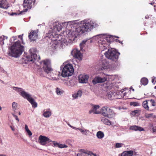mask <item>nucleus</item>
Segmentation results:
<instances>
[{"label":"nucleus","mask_w":156,"mask_h":156,"mask_svg":"<svg viewBox=\"0 0 156 156\" xmlns=\"http://www.w3.org/2000/svg\"><path fill=\"white\" fill-rule=\"evenodd\" d=\"M81 26L76 28L73 27L67 30L66 37L62 36L57 34L61 29V25L58 23H54L52 32L49 35V38L52 42V46L55 49L60 46L62 47L65 44L68 45L71 44L79 34L90 31L94 28L97 27L98 25L90 20H84L80 22Z\"/></svg>","instance_id":"obj_1"},{"label":"nucleus","mask_w":156,"mask_h":156,"mask_svg":"<svg viewBox=\"0 0 156 156\" xmlns=\"http://www.w3.org/2000/svg\"><path fill=\"white\" fill-rule=\"evenodd\" d=\"M23 34L18 36L21 40H17V36H13L10 39L11 44L9 47L8 54L10 56L15 58L19 57L24 50V47L22 45L24 44L23 36Z\"/></svg>","instance_id":"obj_2"},{"label":"nucleus","mask_w":156,"mask_h":156,"mask_svg":"<svg viewBox=\"0 0 156 156\" xmlns=\"http://www.w3.org/2000/svg\"><path fill=\"white\" fill-rule=\"evenodd\" d=\"M113 37L107 34L97 35L93 37L90 41L92 42L93 41L97 42V45L102 51L107 49L112 40Z\"/></svg>","instance_id":"obj_3"},{"label":"nucleus","mask_w":156,"mask_h":156,"mask_svg":"<svg viewBox=\"0 0 156 156\" xmlns=\"http://www.w3.org/2000/svg\"><path fill=\"white\" fill-rule=\"evenodd\" d=\"M12 88L24 98L27 99L31 103L33 108H35L37 107V103L29 94L21 88L13 87Z\"/></svg>","instance_id":"obj_4"},{"label":"nucleus","mask_w":156,"mask_h":156,"mask_svg":"<svg viewBox=\"0 0 156 156\" xmlns=\"http://www.w3.org/2000/svg\"><path fill=\"white\" fill-rule=\"evenodd\" d=\"M104 55L107 58L116 62L118 59L120 53L113 48H111L108 49Z\"/></svg>","instance_id":"obj_5"},{"label":"nucleus","mask_w":156,"mask_h":156,"mask_svg":"<svg viewBox=\"0 0 156 156\" xmlns=\"http://www.w3.org/2000/svg\"><path fill=\"white\" fill-rule=\"evenodd\" d=\"M74 72V69L72 65L68 63L64 65L62 71V76L66 77L71 76Z\"/></svg>","instance_id":"obj_6"},{"label":"nucleus","mask_w":156,"mask_h":156,"mask_svg":"<svg viewBox=\"0 0 156 156\" xmlns=\"http://www.w3.org/2000/svg\"><path fill=\"white\" fill-rule=\"evenodd\" d=\"M40 63L45 72L47 73H51L52 69L51 67V62L50 60L46 59L40 62Z\"/></svg>","instance_id":"obj_7"},{"label":"nucleus","mask_w":156,"mask_h":156,"mask_svg":"<svg viewBox=\"0 0 156 156\" xmlns=\"http://www.w3.org/2000/svg\"><path fill=\"white\" fill-rule=\"evenodd\" d=\"M101 112L103 116L109 118H112L115 115L113 111L107 106H105L102 108Z\"/></svg>","instance_id":"obj_8"},{"label":"nucleus","mask_w":156,"mask_h":156,"mask_svg":"<svg viewBox=\"0 0 156 156\" xmlns=\"http://www.w3.org/2000/svg\"><path fill=\"white\" fill-rule=\"evenodd\" d=\"M30 51L31 56L29 55L26 56V60L28 62H31L32 63L34 62L37 58V55L36 54V49L32 48L30 49Z\"/></svg>","instance_id":"obj_9"},{"label":"nucleus","mask_w":156,"mask_h":156,"mask_svg":"<svg viewBox=\"0 0 156 156\" xmlns=\"http://www.w3.org/2000/svg\"><path fill=\"white\" fill-rule=\"evenodd\" d=\"M35 1V0H24L23 6L24 9L22 12H27L28 9H31Z\"/></svg>","instance_id":"obj_10"},{"label":"nucleus","mask_w":156,"mask_h":156,"mask_svg":"<svg viewBox=\"0 0 156 156\" xmlns=\"http://www.w3.org/2000/svg\"><path fill=\"white\" fill-rule=\"evenodd\" d=\"M71 54L74 58H77L80 60H82L83 55L78 49L76 48L73 49L71 52Z\"/></svg>","instance_id":"obj_11"},{"label":"nucleus","mask_w":156,"mask_h":156,"mask_svg":"<svg viewBox=\"0 0 156 156\" xmlns=\"http://www.w3.org/2000/svg\"><path fill=\"white\" fill-rule=\"evenodd\" d=\"M51 140L48 137L42 135L39 136L38 142L40 144L43 146H45L47 143H50Z\"/></svg>","instance_id":"obj_12"},{"label":"nucleus","mask_w":156,"mask_h":156,"mask_svg":"<svg viewBox=\"0 0 156 156\" xmlns=\"http://www.w3.org/2000/svg\"><path fill=\"white\" fill-rule=\"evenodd\" d=\"M92 155L97 156L96 154L91 151L84 149H81L80 152L77 154V156H92Z\"/></svg>","instance_id":"obj_13"},{"label":"nucleus","mask_w":156,"mask_h":156,"mask_svg":"<svg viewBox=\"0 0 156 156\" xmlns=\"http://www.w3.org/2000/svg\"><path fill=\"white\" fill-rule=\"evenodd\" d=\"M107 78L104 76L101 77L99 76L95 77L92 80V83L94 84L98 83H102L107 80Z\"/></svg>","instance_id":"obj_14"},{"label":"nucleus","mask_w":156,"mask_h":156,"mask_svg":"<svg viewBox=\"0 0 156 156\" xmlns=\"http://www.w3.org/2000/svg\"><path fill=\"white\" fill-rule=\"evenodd\" d=\"M38 30H31L29 33L28 37L31 41H35L38 38Z\"/></svg>","instance_id":"obj_15"},{"label":"nucleus","mask_w":156,"mask_h":156,"mask_svg":"<svg viewBox=\"0 0 156 156\" xmlns=\"http://www.w3.org/2000/svg\"><path fill=\"white\" fill-rule=\"evenodd\" d=\"M68 125L69 126H70L71 128L72 129H75L76 130H79V131L83 134L84 135H85L87 136V135L90 133V131L89 130L86 129L84 128L83 127H82L81 128H76L73 126H72L70 124H68Z\"/></svg>","instance_id":"obj_16"},{"label":"nucleus","mask_w":156,"mask_h":156,"mask_svg":"<svg viewBox=\"0 0 156 156\" xmlns=\"http://www.w3.org/2000/svg\"><path fill=\"white\" fill-rule=\"evenodd\" d=\"M89 76L84 74H80L78 77L79 82L80 83H86L88 81Z\"/></svg>","instance_id":"obj_17"},{"label":"nucleus","mask_w":156,"mask_h":156,"mask_svg":"<svg viewBox=\"0 0 156 156\" xmlns=\"http://www.w3.org/2000/svg\"><path fill=\"white\" fill-rule=\"evenodd\" d=\"M109 67L108 62L105 59L102 60L101 62L100 70H103L108 69Z\"/></svg>","instance_id":"obj_18"},{"label":"nucleus","mask_w":156,"mask_h":156,"mask_svg":"<svg viewBox=\"0 0 156 156\" xmlns=\"http://www.w3.org/2000/svg\"><path fill=\"white\" fill-rule=\"evenodd\" d=\"M135 152L132 151H124L119 154L118 156H133Z\"/></svg>","instance_id":"obj_19"},{"label":"nucleus","mask_w":156,"mask_h":156,"mask_svg":"<svg viewBox=\"0 0 156 156\" xmlns=\"http://www.w3.org/2000/svg\"><path fill=\"white\" fill-rule=\"evenodd\" d=\"M99 106L98 105H94L92 107V109L89 111V113L93 114H98L100 112L97 110L99 109Z\"/></svg>","instance_id":"obj_20"},{"label":"nucleus","mask_w":156,"mask_h":156,"mask_svg":"<svg viewBox=\"0 0 156 156\" xmlns=\"http://www.w3.org/2000/svg\"><path fill=\"white\" fill-rule=\"evenodd\" d=\"M9 6L6 0H0V7L7 9Z\"/></svg>","instance_id":"obj_21"},{"label":"nucleus","mask_w":156,"mask_h":156,"mask_svg":"<svg viewBox=\"0 0 156 156\" xmlns=\"http://www.w3.org/2000/svg\"><path fill=\"white\" fill-rule=\"evenodd\" d=\"M52 115L51 111L50 109L44 110L43 114V115L45 118H48L51 116Z\"/></svg>","instance_id":"obj_22"},{"label":"nucleus","mask_w":156,"mask_h":156,"mask_svg":"<svg viewBox=\"0 0 156 156\" xmlns=\"http://www.w3.org/2000/svg\"><path fill=\"white\" fill-rule=\"evenodd\" d=\"M82 92L81 90H79L76 92L72 95V96L74 99H77L79 97H80L82 95Z\"/></svg>","instance_id":"obj_23"},{"label":"nucleus","mask_w":156,"mask_h":156,"mask_svg":"<svg viewBox=\"0 0 156 156\" xmlns=\"http://www.w3.org/2000/svg\"><path fill=\"white\" fill-rule=\"evenodd\" d=\"M130 129L135 131H143L144 129L142 127L136 126H130Z\"/></svg>","instance_id":"obj_24"},{"label":"nucleus","mask_w":156,"mask_h":156,"mask_svg":"<svg viewBox=\"0 0 156 156\" xmlns=\"http://www.w3.org/2000/svg\"><path fill=\"white\" fill-rule=\"evenodd\" d=\"M48 76H50V77L49 78L50 79L53 80H56L57 78L56 77L57 75L56 73H54L53 71L51 72V73H47Z\"/></svg>","instance_id":"obj_25"},{"label":"nucleus","mask_w":156,"mask_h":156,"mask_svg":"<svg viewBox=\"0 0 156 156\" xmlns=\"http://www.w3.org/2000/svg\"><path fill=\"white\" fill-rule=\"evenodd\" d=\"M149 104L148 101H145L143 102L142 103V106L147 111H151V110L149 109V107L148 106Z\"/></svg>","instance_id":"obj_26"},{"label":"nucleus","mask_w":156,"mask_h":156,"mask_svg":"<svg viewBox=\"0 0 156 156\" xmlns=\"http://www.w3.org/2000/svg\"><path fill=\"white\" fill-rule=\"evenodd\" d=\"M12 110L15 113H17V111L18 110V105L17 103L15 102H13L12 103Z\"/></svg>","instance_id":"obj_27"},{"label":"nucleus","mask_w":156,"mask_h":156,"mask_svg":"<svg viewBox=\"0 0 156 156\" xmlns=\"http://www.w3.org/2000/svg\"><path fill=\"white\" fill-rule=\"evenodd\" d=\"M101 120L102 122L104 124L108 125H111V122L108 119L105 117H102L101 118Z\"/></svg>","instance_id":"obj_28"},{"label":"nucleus","mask_w":156,"mask_h":156,"mask_svg":"<svg viewBox=\"0 0 156 156\" xmlns=\"http://www.w3.org/2000/svg\"><path fill=\"white\" fill-rule=\"evenodd\" d=\"M105 135L103 132L101 131L98 132L96 134V136L99 139H101L104 137Z\"/></svg>","instance_id":"obj_29"},{"label":"nucleus","mask_w":156,"mask_h":156,"mask_svg":"<svg viewBox=\"0 0 156 156\" xmlns=\"http://www.w3.org/2000/svg\"><path fill=\"white\" fill-rule=\"evenodd\" d=\"M25 129L26 132L27 133L28 135L29 136H31L32 135V133L29 129L28 126L27 124H25Z\"/></svg>","instance_id":"obj_30"},{"label":"nucleus","mask_w":156,"mask_h":156,"mask_svg":"<svg viewBox=\"0 0 156 156\" xmlns=\"http://www.w3.org/2000/svg\"><path fill=\"white\" fill-rule=\"evenodd\" d=\"M87 41V40L85 39L83 40L82 42L80 44V50H82L83 48L85 46L86 43Z\"/></svg>","instance_id":"obj_31"},{"label":"nucleus","mask_w":156,"mask_h":156,"mask_svg":"<svg viewBox=\"0 0 156 156\" xmlns=\"http://www.w3.org/2000/svg\"><path fill=\"white\" fill-rule=\"evenodd\" d=\"M55 92L58 95H61L63 93L64 91L60 88L57 87L55 89Z\"/></svg>","instance_id":"obj_32"},{"label":"nucleus","mask_w":156,"mask_h":156,"mask_svg":"<svg viewBox=\"0 0 156 156\" xmlns=\"http://www.w3.org/2000/svg\"><path fill=\"white\" fill-rule=\"evenodd\" d=\"M140 81L142 84L144 85H147L148 83V79L145 77L141 79Z\"/></svg>","instance_id":"obj_33"},{"label":"nucleus","mask_w":156,"mask_h":156,"mask_svg":"<svg viewBox=\"0 0 156 156\" xmlns=\"http://www.w3.org/2000/svg\"><path fill=\"white\" fill-rule=\"evenodd\" d=\"M130 94V90H128V92L127 93L126 92H124L123 94V98L125 99H127L129 97V95Z\"/></svg>","instance_id":"obj_34"},{"label":"nucleus","mask_w":156,"mask_h":156,"mask_svg":"<svg viewBox=\"0 0 156 156\" xmlns=\"http://www.w3.org/2000/svg\"><path fill=\"white\" fill-rule=\"evenodd\" d=\"M51 143L50 144V145H51L53 147H58V143L57 142L54 141H50Z\"/></svg>","instance_id":"obj_35"},{"label":"nucleus","mask_w":156,"mask_h":156,"mask_svg":"<svg viewBox=\"0 0 156 156\" xmlns=\"http://www.w3.org/2000/svg\"><path fill=\"white\" fill-rule=\"evenodd\" d=\"M76 82L73 80H71L69 82V83L67 85L69 87H73L75 84Z\"/></svg>","instance_id":"obj_36"},{"label":"nucleus","mask_w":156,"mask_h":156,"mask_svg":"<svg viewBox=\"0 0 156 156\" xmlns=\"http://www.w3.org/2000/svg\"><path fill=\"white\" fill-rule=\"evenodd\" d=\"M107 96L108 98L111 99L113 97H114V95L112 92L110 91L108 92L107 94Z\"/></svg>","instance_id":"obj_37"},{"label":"nucleus","mask_w":156,"mask_h":156,"mask_svg":"<svg viewBox=\"0 0 156 156\" xmlns=\"http://www.w3.org/2000/svg\"><path fill=\"white\" fill-rule=\"evenodd\" d=\"M148 102H149V104L151 105V106H150V108L151 106L154 107L156 105V103H155V101L154 100L152 99H151L150 100H148Z\"/></svg>","instance_id":"obj_38"},{"label":"nucleus","mask_w":156,"mask_h":156,"mask_svg":"<svg viewBox=\"0 0 156 156\" xmlns=\"http://www.w3.org/2000/svg\"><path fill=\"white\" fill-rule=\"evenodd\" d=\"M141 112V110H136L133 112L131 113V115H135L136 114H139Z\"/></svg>","instance_id":"obj_39"},{"label":"nucleus","mask_w":156,"mask_h":156,"mask_svg":"<svg viewBox=\"0 0 156 156\" xmlns=\"http://www.w3.org/2000/svg\"><path fill=\"white\" fill-rule=\"evenodd\" d=\"M123 144L121 143H116L115 144V147L116 148H119L122 147L123 146Z\"/></svg>","instance_id":"obj_40"},{"label":"nucleus","mask_w":156,"mask_h":156,"mask_svg":"<svg viewBox=\"0 0 156 156\" xmlns=\"http://www.w3.org/2000/svg\"><path fill=\"white\" fill-rule=\"evenodd\" d=\"M106 76H107L106 77H107V78L110 79L111 80H114V79L115 77V75H106Z\"/></svg>","instance_id":"obj_41"},{"label":"nucleus","mask_w":156,"mask_h":156,"mask_svg":"<svg viewBox=\"0 0 156 156\" xmlns=\"http://www.w3.org/2000/svg\"><path fill=\"white\" fill-rule=\"evenodd\" d=\"M130 105H132L134 106H137L140 105L137 102H132L130 103Z\"/></svg>","instance_id":"obj_42"},{"label":"nucleus","mask_w":156,"mask_h":156,"mask_svg":"<svg viewBox=\"0 0 156 156\" xmlns=\"http://www.w3.org/2000/svg\"><path fill=\"white\" fill-rule=\"evenodd\" d=\"M58 147L60 148H67L68 147V146L65 144H60L59 143Z\"/></svg>","instance_id":"obj_43"},{"label":"nucleus","mask_w":156,"mask_h":156,"mask_svg":"<svg viewBox=\"0 0 156 156\" xmlns=\"http://www.w3.org/2000/svg\"><path fill=\"white\" fill-rule=\"evenodd\" d=\"M4 40L3 37H0V44L1 45H3L4 44L3 40Z\"/></svg>","instance_id":"obj_44"},{"label":"nucleus","mask_w":156,"mask_h":156,"mask_svg":"<svg viewBox=\"0 0 156 156\" xmlns=\"http://www.w3.org/2000/svg\"><path fill=\"white\" fill-rule=\"evenodd\" d=\"M12 116L14 117V118L18 122H19V119L17 117V116L15 115L14 113H12Z\"/></svg>","instance_id":"obj_45"},{"label":"nucleus","mask_w":156,"mask_h":156,"mask_svg":"<svg viewBox=\"0 0 156 156\" xmlns=\"http://www.w3.org/2000/svg\"><path fill=\"white\" fill-rule=\"evenodd\" d=\"M152 114H146L145 115V117L146 118H149L152 116Z\"/></svg>","instance_id":"obj_46"},{"label":"nucleus","mask_w":156,"mask_h":156,"mask_svg":"<svg viewBox=\"0 0 156 156\" xmlns=\"http://www.w3.org/2000/svg\"><path fill=\"white\" fill-rule=\"evenodd\" d=\"M156 78L155 77H152V82L153 84H154L156 82Z\"/></svg>","instance_id":"obj_47"},{"label":"nucleus","mask_w":156,"mask_h":156,"mask_svg":"<svg viewBox=\"0 0 156 156\" xmlns=\"http://www.w3.org/2000/svg\"><path fill=\"white\" fill-rule=\"evenodd\" d=\"M112 84H111V85H109V86H106V87L108 89H109L112 88Z\"/></svg>","instance_id":"obj_48"},{"label":"nucleus","mask_w":156,"mask_h":156,"mask_svg":"<svg viewBox=\"0 0 156 156\" xmlns=\"http://www.w3.org/2000/svg\"><path fill=\"white\" fill-rule=\"evenodd\" d=\"M151 15H147L145 16V18L146 19H149L150 18H151Z\"/></svg>","instance_id":"obj_49"},{"label":"nucleus","mask_w":156,"mask_h":156,"mask_svg":"<svg viewBox=\"0 0 156 156\" xmlns=\"http://www.w3.org/2000/svg\"><path fill=\"white\" fill-rule=\"evenodd\" d=\"M156 131V127H154L153 128V131L154 132Z\"/></svg>","instance_id":"obj_50"},{"label":"nucleus","mask_w":156,"mask_h":156,"mask_svg":"<svg viewBox=\"0 0 156 156\" xmlns=\"http://www.w3.org/2000/svg\"><path fill=\"white\" fill-rule=\"evenodd\" d=\"M0 156H6L5 154H0Z\"/></svg>","instance_id":"obj_51"},{"label":"nucleus","mask_w":156,"mask_h":156,"mask_svg":"<svg viewBox=\"0 0 156 156\" xmlns=\"http://www.w3.org/2000/svg\"><path fill=\"white\" fill-rule=\"evenodd\" d=\"M131 89L132 90H133V91H134V89L132 88V87H131V88H130V90H131Z\"/></svg>","instance_id":"obj_52"},{"label":"nucleus","mask_w":156,"mask_h":156,"mask_svg":"<svg viewBox=\"0 0 156 156\" xmlns=\"http://www.w3.org/2000/svg\"><path fill=\"white\" fill-rule=\"evenodd\" d=\"M11 129H12V131H14V129L11 126Z\"/></svg>","instance_id":"obj_53"},{"label":"nucleus","mask_w":156,"mask_h":156,"mask_svg":"<svg viewBox=\"0 0 156 156\" xmlns=\"http://www.w3.org/2000/svg\"><path fill=\"white\" fill-rule=\"evenodd\" d=\"M2 109V108L0 106V111Z\"/></svg>","instance_id":"obj_54"},{"label":"nucleus","mask_w":156,"mask_h":156,"mask_svg":"<svg viewBox=\"0 0 156 156\" xmlns=\"http://www.w3.org/2000/svg\"><path fill=\"white\" fill-rule=\"evenodd\" d=\"M21 112H19V115H21Z\"/></svg>","instance_id":"obj_55"},{"label":"nucleus","mask_w":156,"mask_h":156,"mask_svg":"<svg viewBox=\"0 0 156 156\" xmlns=\"http://www.w3.org/2000/svg\"><path fill=\"white\" fill-rule=\"evenodd\" d=\"M16 14V13H13L12 14V15H13V14Z\"/></svg>","instance_id":"obj_56"},{"label":"nucleus","mask_w":156,"mask_h":156,"mask_svg":"<svg viewBox=\"0 0 156 156\" xmlns=\"http://www.w3.org/2000/svg\"><path fill=\"white\" fill-rule=\"evenodd\" d=\"M154 88H155V89H156V86L154 87Z\"/></svg>","instance_id":"obj_57"},{"label":"nucleus","mask_w":156,"mask_h":156,"mask_svg":"<svg viewBox=\"0 0 156 156\" xmlns=\"http://www.w3.org/2000/svg\"><path fill=\"white\" fill-rule=\"evenodd\" d=\"M119 43H122V42H121V41H119Z\"/></svg>","instance_id":"obj_58"},{"label":"nucleus","mask_w":156,"mask_h":156,"mask_svg":"<svg viewBox=\"0 0 156 156\" xmlns=\"http://www.w3.org/2000/svg\"><path fill=\"white\" fill-rule=\"evenodd\" d=\"M68 23H71V22H69Z\"/></svg>","instance_id":"obj_59"},{"label":"nucleus","mask_w":156,"mask_h":156,"mask_svg":"<svg viewBox=\"0 0 156 156\" xmlns=\"http://www.w3.org/2000/svg\"><path fill=\"white\" fill-rule=\"evenodd\" d=\"M2 81V83H3V81Z\"/></svg>","instance_id":"obj_60"}]
</instances>
